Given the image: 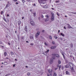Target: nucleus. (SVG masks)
I'll return each mask as SVG.
<instances>
[{"label":"nucleus","instance_id":"53","mask_svg":"<svg viewBox=\"0 0 76 76\" xmlns=\"http://www.w3.org/2000/svg\"><path fill=\"white\" fill-rule=\"evenodd\" d=\"M61 54L63 56L64 55V54L63 53H62Z\"/></svg>","mask_w":76,"mask_h":76},{"label":"nucleus","instance_id":"43","mask_svg":"<svg viewBox=\"0 0 76 76\" xmlns=\"http://www.w3.org/2000/svg\"><path fill=\"white\" fill-rule=\"evenodd\" d=\"M52 43H53V44H55V42H54V41H53V42H52Z\"/></svg>","mask_w":76,"mask_h":76},{"label":"nucleus","instance_id":"41","mask_svg":"<svg viewBox=\"0 0 76 76\" xmlns=\"http://www.w3.org/2000/svg\"><path fill=\"white\" fill-rule=\"evenodd\" d=\"M44 44L45 45H47V43H46V42H45Z\"/></svg>","mask_w":76,"mask_h":76},{"label":"nucleus","instance_id":"57","mask_svg":"<svg viewBox=\"0 0 76 76\" xmlns=\"http://www.w3.org/2000/svg\"><path fill=\"white\" fill-rule=\"evenodd\" d=\"M60 30H59L58 31V34H59V32H60Z\"/></svg>","mask_w":76,"mask_h":76},{"label":"nucleus","instance_id":"7","mask_svg":"<svg viewBox=\"0 0 76 76\" xmlns=\"http://www.w3.org/2000/svg\"><path fill=\"white\" fill-rule=\"evenodd\" d=\"M31 24V25L34 26V25H35V23H34V22L33 21H31L30 23Z\"/></svg>","mask_w":76,"mask_h":76},{"label":"nucleus","instance_id":"49","mask_svg":"<svg viewBox=\"0 0 76 76\" xmlns=\"http://www.w3.org/2000/svg\"><path fill=\"white\" fill-rule=\"evenodd\" d=\"M52 72H53V70L52 69H51V70L50 69V72L51 73Z\"/></svg>","mask_w":76,"mask_h":76},{"label":"nucleus","instance_id":"59","mask_svg":"<svg viewBox=\"0 0 76 76\" xmlns=\"http://www.w3.org/2000/svg\"><path fill=\"white\" fill-rule=\"evenodd\" d=\"M52 62H51V61H50V64H51V63H52Z\"/></svg>","mask_w":76,"mask_h":76},{"label":"nucleus","instance_id":"26","mask_svg":"<svg viewBox=\"0 0 76 76\" xmlns=\"http://www.w3.org/2000/svg\"><path fill=\"white\" fill-rule=\"evenodd\" d=\"M11 54H12V55H14V53L13 52H11Z\"/></svg>","mask_w":76,"mask_h":76},{"label":"nucleus","instance_id":"40","mask_svg":"<svg viewBox=\"0 0 76 76\" xmlns=\"http://www.w3.org/2000/svg\"><path fill=\"white\" fill-rule=\"evenodd\" d=\"M34 16H36V13H35L34 12Z\"/></svg>","mask_w":76,"mask_h":76},{"label":"nucleus","instance_id":"46","mask_svg":"<svg viewBox=\"0 0 76 76\" xmlns=\"http://www.w3.org/2000/svg\"><path fill=\"white\" fill-rule=\"evenodd\" d=\"M31 45H34V44L33 43H31V44H30Z\"/></svg>","mask_w":76,"mask_h":76},{"label":"nucleus","instance_id":"52","mask_svg":"<svg viewBox=\"0 0 76 76\" xmlns=\"http://www.w3.org/2000/svg\"><path fill=\"white\" fill-rule=\"evenodd\" d=\"M61 68V65H60L59 67V69H60Z\"/></svg>","mask_w":76,"mask_h":76},{"label":"nucleus","instance_id":"12","mask_svg":"<svg viewBox=\"0 0 76 76\" xmlns=\"http://www.w3.org/2000/svg\"><path fill=\"white\" fill-rule=\"evenodd\" d=\"M25 30L26 32H27V31H28L27 28V26H25Z\"/></svg>","mask_w":76,"mask_h":76},{"label":"nucleus","instance_id":"24","mask_svg":"<svg viewBox=\"0 0 76 76\" xmlns=\"http://www.w3.org/2000/svg\"><path fill=\"white\" fill-rule=\"evenodd\" d=\"M3 19H4V21H5V22H7V20L5 18H4Z\"/></svg>","mask_w":76,"mask_h":76},{"label":"nucleus","instance_id":"58","mask_svg":"<svg viewBox=\"0 0 76 76\" xmlns=\"http://www.w3.org/2000/svg\"><path fill=\"white\" fill-rule=\"evenodd\" d=\"M41 17H42V18H44V16H43V15H42V16H41Z\"/></svg>","mask_w":76,"mask_h":76},{"label":"nucleus","instance_id":"16","mask_svg":"<svg viewBox=\"0 0 76 76\" xmlns=\"http://www.w3.org/2000/svg\"><path fill=\"white\" fill-rule=\"evenodd\" d=\"M4 65H6L7 64V63L6 62H4Z\"/></svg>","mask_w":76,"mask_h":76},{"label":"nucleus","instance_id":"51","mask_svg":"<svg viewBox=\"0 0 76 76\" xmlns=\"http://www.w3.org/2000/svg\"><path fill=\"white\" fill-rule=\"evenodd\" d=\"M64 29H66V27L65 26H64Z\"/></svg>","mask_w":76,"mask_h":76},{"label":"nucleus","instance_id":"4","mask_svg":"<svg viewBox=\"0 0 76 76\" xmlns=\"http://www.w3.org/2000/svg\"><path fill=\"white\" fill-rule=\"evenodd\" d=\"M10 4L9 3L7 4L4 8V9H6L7 7H8L9 6H10Z\"/></svg>","mask_w":76,"mask_h":76},{"label":"nucleus","instance_id":"30","mask_svg":"<svg viewBox=\"0 0 76 76\" xmlns=\"http://www.w3.org/2000/svg\"><path fill=\"white\" fill-rule=\"evenodd\" d=\"M45 17H46V18H48V15H45Z\"/></svg>","mask_w":76,"mask_h":76},{"label":"nucleus","instance_id":"64","mask_svg":"<svg viewBox=\"0 0 76 76\" xmlns=\"http://www.w3.org/2000/svg\"><path fill=\"white\" fill-rule=\"evenodd\" d=\"M47 76H50L49 75V74H47Z\"/></svg>","mask_w":76,"mask_h":76},{"label":"nucleus","instance_id":"33","mask_svg":"<svg viewBox=\"0 0 76 76\" xmlns=\"http://www.w3.org/2000/svg\"><path fill=\"white\" fill-rule=\"evenodd\" d=\"M52 56H56V54H52Z\"/></svg>","mask_w":76,"mask_h":76},{"label":"nucleus","instance_id":"60","mask_svg":"<svg viewBox=\"0 0 76 76\" xmlns=\"http://www.w3.org/2000/svg\"><path fill=\"white\" fill-rule=\"evenodd\" d=\"M7 16H8V17H9V15L7 14Z\"/></svg>","mask_w":76,"mask_h":76},{"label":"nucleus","instance_id":"62","mask_svg":"<svg viewBox=\"0 0 76 76\" xmlns=\"http://www.w3.org/2000/svg\"><path fill=\"white\" fill-rule=\"evenodd\" d=\"M30 12H32V10H30Z\"/></svg>","mask_w":76,"mask_h":76},{"label":"nucleus","instance_id":"20","mask_svg":"<svg viewBox=\"0 0 76 76\" xmlns=\"http://www.w3.org/2000/svg\"><path fill=\"white\" fill-rule=\"evenodd\" d=\"M18 23L19 25H20V24H21V22L20 21H18Z\"/></svg>","mask_w":76,"mask_h":76},{"label":"nucleus","instance_id":"31","mask_svg":"<svg viewBox=\"0 0 76 76\" xmlns=\"http://www.w3.org/2000/svg\"><path fill=\"white\" fill-rule=\"evenodd\" d=\"M48 20H49V19L48 18H46L45 19V21H48Z\"/></svg>","mask_w":76,"mask_h":76},{"label":"nucleus","instance_id":"1","mask_svg":"<svg viewBox=\"0 0 76 76\" xmlns=\"http://www.w3.org/2000/svg\"><path fill=\"white\" fill-rule=\"evenodd\" d=\"M38 1L41 6H42V5H41L42 4H45V3H46V1H45V0H38Z\"/></svg>","mask_w":76,"mask_h":76},{"label":"nucleus","instance_id":"6","mask_svg":"<svg viewBox=\"0 0 76 76\" xmlns=\"http://www.w3.org/2000/svg\"><path fill=\"white\" fill-rule=\"evenodd\" d=\"M66 73L67 75H70V73L69 72V71H66Z\"/></svg>","mask_w":76,"mask_h":76},{"label":"nucleus","instance_id":"28","mask_svg":"<svg viewBox=\"0 0 76 76\" xmlns=\"http://www.w3.org/2000/svg\"><path fill=\"white\" fill-rule=\"evenodd\" d=\"M27 75H31V73L29 72H28L27 73Z\"/></svg>","mask_w":76,"mask_h":76},{"label":"nucleus","instance_id":"22","mask_svg":"<svg viewBox=\"0 0 76 76\" xmlns=\"http://www.w3.org/2000/svg\"><path fill=\"white\" fill-rule=\"evenodd\" d=\"M61 35L62 37H64V34H63V33H61Z\"/></svg>","mask_w":76,"mask_h":76},{"label":"nucleus","instance_id":"48","mask_svg":"<svg viewBox=\"0 0 76 76\" xmlns=\"http://www.w3.org/2000/svg\"><path fill=\"white\" fill-rule=\"evenodd\" d=\"M13 1H18L17 0H13Z\"/></svg>","mask_w":76,"mask_h":76},{"label":"nucleus","instance_id":"10","mask_svg":"<svg viewBox=\"0 0 76 76\" xmlns=\"http://www.w3.org/2000/svg\"><path fill=\"white\" fill-rule=\"evenodd\" d=\"M54 17H51V20L52 21H54Z\"/></svg>","mask_w":76,"mask_h":76},{"label":"nucleus","instance_id":"25","mask_svg":"<svg viewBox=\"0 0 76 76\" xmlns=\"http://www.w3.org/2000/svg\"><path fill=\"white\" fill-rule=\"evenodd\" d=\"M49 73H51V69H49L48 70Z\"/></svg>","mask_w":76,"mask_h":76},{"label":"nucleus","instance_id":"32","mask_svg":"<svg viewBox=\"0 0 76 76\" xmlns=\"http://www.w3.org/2000/svg\"><path fill=\"white\" fill-rule=\"evenodd\" d=\"M70 13H74V14H75V15H76V12H70Z\"/></svg>","mask_w":76,"mask_h":76},{"label":"nucleus","instance_id":"63","mask_svg":"<svg viewBox=\"0 0 76 76\" xmlns=\"http://www.w3.org/2000/svg\"><path fill=\"white\" fill-rule=\"evenodd\" d=\"M52 76L51 74H50V76Z\"/></svg>","mask_w":76,"mask_h":76},{"label":"nucleus","instance_id":"29","mask_svg":"<svg viewBox=\"0 0 76 76\" xmlns=\"http://www.w3.org/2000/svg\"><path fill=\"white\" fill-rule=\"evenodd\" d=\"M56 14H57V15H58V16H60V14H59L58 12H57L56 13Z\"/></svg>","mask_w":76,"mask_h":76},{"label":"nucleus","instance_id":"54","mask_svg":"<svg viewBox=\"0 0 76 76\" xmlns=\"http://www.w3.org/2000/svg\"><path fill=\"white\" fill-rule=\"evenodd\" d=\"M60 39H61V40H62V39H63V38L61 37V38H60Z\"/></svg>","mask_w":76,"mask_h":76},{"label":"nucleus","instance_id":"14","mask_svg":"<svg viewBox=\"0 0 76 76\" xmlns=\"http://www.w3.org/2000/svg\"><path fill=\"white\" fill-rule=\"evenodd\" d=\"M55 56L56 57H58V58L59 57V55H58V54H55Z\"/></svg>","mask_w":76,"mask_h":76},{"label":"nucleus","instance_id":"36","mask_svg":"<svg viewBox=\"0 0 76 76\" xmlns=\"http://www.w3.org/2000/svg\"><path fill=\"white\" fill-rule=\"evenodd\" d=\"M53 59H55V58H56L55 56L53 57Z\"/></svg>","mask_w":76,"mask_h":76},{"label":"nucleus","instance_id":"37","mask_svg":"<svg viewBox=\"0 0 76 76\" xmlns=\"http://www.w3.org/2000/svg\"><path fill=\"white\" fill-rule=\"evenodd\" d=\"M22 2H23V3H25V0H22Z\"/></svg>","mask_w":76,"mask_h":76},{"label":"nucleus","instance_id":"50","mask_svg":"<svg viewBox=\"0 0 76 76\" xmlns=\"http://www.w3.org/2000/svg\"><path fill=\"white\" fill-rule=\"evenodd\" d=\"M15 66H16V64H14L13 65V67H15Z\"/></svg>","mask_w":76,"mask_h":76},{"label":"nucleus","instance_id":"45","mask_svg":"<svg viewBox=\"0 0 76 76\" xmlns=\"http://www.w3.org/2000/svg\"><path fill=\"white\" fill-rule=\"evenodd\" d=\"M33 5L34 6H36V4H34Z\"/></svg>","mask_w":76,"mask_h":76},{"label":"nucleus","instance_id":"56","mask_svg":"<svg viewBox=\"0 0 76 76\" xmlns=\"http://www.w3.org/2000/svg\"><path fill=\"white\" fill-rule=\"evenodd\" d=\"M57 69H58V68H56L55 69V70H57Z\"/></svg>","mask_w":76,"mask_h":76},{"label":"nucleus","instance_id":"3","mask_svg":"<svg viewBox=\"0 0 76 76\" xmlns=\"http://www.w3.org/2000/svg\"><path fill=\"white\" fill-rule=\"evenodd\" d=\"M39 34H40V32L38 31L37 33H36L35 35V37L36 38H37L38 37V36L39 35Z\"/></svg>","mask_w":76,"mask_h":76},{"label":"nucleus","instance_id":"44","mask_svg":"<svg viewBox=\"0 0 76 76\" xmlns=\"http://www.w3.org/2000/svg\"><path fill=\"white\" fill-rule=\"evenodd\" d=\"M3 11H2L1 12V15H3Z\"/></svg>","mask_w":76,"mask_h":76},{"label":"nucleus","instance_id":"19","mask_svg":"<svg viewBox=\"0 0 76 76\" xmlns=\"http://www.w3.org/2000/svg\"><path fill=\"white\" fill-rule=\"evenodd\" d=\"M58 64H61V61H60V60H58Z\"/></svg>","mask_w":76,"mask_h":76},{"label":"nucleus","instance_id":"8","mask_svg":"<svg viewBox=\"0 0 76 76\" xmlns=\"http://www.w3.org/2000/svg\"><path fill=\"white\" fill-rule=\"evenodd\" d=\"M68 26V28H72V27L70 26V24H66Z\"/></svg>","mask_w":76,"mask_h":76},{"label":"nucleus","instance_id":"34","mask_svg":"<svg viewBox=\"0 0 76 76\" xmlns=\"http://www.w3.org/2000/svg\"><path fill=\"white\" fill-rule=\"evenodd\" d=\"M46 5H45V6H44V7H43V8H47V7L46 6Z\"/></svg>","mask_w":76,"mask_h":76},{"label":"nucleus","instance_id":"9","mask_svg":"<svg viewBox=\"0 0 76 76\" xmlns=\"http://www.w3.org/2000/svg\"><path fill=\"white\" fill-rule=\"evenodd\" d=\"M56 48V46H52L50 48H51V49H55Z\"/></svg>","mask_w":76,"mask_h":76},{"label":"nucleus","instance_id":"42","mask_svg":"<svg viewBox=\"0 0 76 76\" xmlns=\"http://www.w3.org/2000/svg\"><path fill=\"white\" fill-rule=\"evenodd\" d=\"M9 75H10L9 74H7L5 75V76H9Z\"/></svg>","mask_w":76,"mask_h":76},{"label":"nucleus","instance_id":"13","mask_svg":"<svg viewBox=\"0 0 76 76\" xmlns=\"http://www.w3.org/2000/svg\"><path fill=\"white\" fill-rule=\"evenodd\" d=\"M69 65L67 64L65 66V67L66 68H69Z\"/></svg>","mask_w":76,"mask_h":76},{"label":"nucleus","instance_id":"15","mask_svg":"<svg viewBox=\"0 0 76 76\" xmlns=\"http://www.w3.org/2000/svg\"><path fill=\"white\" fill-rule=\"evenodd\" d=\"M70 46L71 48H73V45L72 43H71L70 44Z\"/></svg>","mask_w":76,"mask_h":76},{"label":"nucleus","instance_id":"35","mask_svg":"<svg viewBox=\"0 0 76 76\" xmlns=\"http://www.w3.org/2000/svg\"><path fill=\"white\" fill-rule=\"evenodd\" d=\"M21 38L22 39H24V37H23V36L21 37Z\"/></svg>","mask_w":76,"mask_h":76},{"label":"nucleus","instance_id":"61","mask_svg":"<svg viewBox=\"0 0 76 76\" xmlns=\"http://www.w3.org/2000/svg\"><path fill=\"white\" fill-rule=\"evenodd\" d=\"M15 33H17V31H15Z\"/></svg>","mask_w":76,"mask_h":76},{"label":"nucleus","instance_id":"55","mask_svg":"<svg viewBox=\"0 0 76 76\" xmlns=\"http://www.w3.org/2000/svg\"><path fill=\"white\" fill-rule=\"evenodd\" d=\"M63 57H64V59H65V56H64V55L63 56Z\"/></svg>","mask_w":76,"mask_h":76},{"label":"nucleus","instance_id":"17","mask_svg":"<svg viewBox=\"0 0 76 76\" xmlns=\"http://www.w3.org/2000/svg\"><path fill=\"white\" fill-rule=\"evenodd\" d=\"M74 67V66H72L70 67L71 70H74V68H73Z\"/></svg>","mask_w":76,"mask_h":76},{"label":"nucleus","instance_id":"11","mask_svg":"<svg viewBox=\"0 0 76 76\" xmlns=\"http://www.w3.org/2000/svg\"><path fill=\"white\" fill-rule=\"evenodd\" d=\"M57 74H56V72H53V76H57Z\"/></svg>","mask_w":76,"mask_h":76},{"label":"nucleus","instance_id":"5","mask_svg":"<svg viewBox=\"0 0 76 76\" xmlns=\"http://www.w3.org/2000/svg\"><path fill=\"white\" fill-rule=\"evenodd\" d=\"M69 64L70 67H74V66H73V64H72V63L71 62H69Z\"/></svg>","mask_w":76,"mask_h":76},{"label":"nucleus","instance_id":"38","mask_svg":"<svg viewBox=\"0 0 76 76\" xmlns=\"http://www.w3.org/2000/svg\"><path fill=\"white\" fill-rule=\"evenodd\" d=\"M19 3H18V2H16L15 3V4H16V5H18V4Z\"/></svg>","mask_w":76,"mask_h":76},{"label":"nucleus","instance_id":"27","mask_svg":"<svg viewBox=\"0 0 76 76\" xmlns=\"http://www.w3.org/2000/svg\"><path fill=\"white\" fill-rule=\"evenodd\" d=\"M54 38H55V39H57V36H54Z\"/></svg>","mask_w":76,"mask_h":76},{"label":"nucleus","instance_id":"18","mask_svg":"<svg viewBox=\"0 0 76 76\" xmlns=\"http://www.w3.org/2000/svg\"><path fill=\"white\" fill-rule=\"evenodd\" d=\"M30 38L31 39H34V36H30Z\"/></svg>","mask_w":76,"mask_h":76},{"label":"nucleus","instance_id":"21","mask_svg":"<svg viewBox=\"0 0 76 76\" xmlns=\"http://www.w3.org/2000/svg\"><path fill=\"white\" fill-rule=\"evenodd\" d=\"M52 15L51 17H54V13H51Z\"/></svg>","mask_w":76,"mask_h":76},{"label":"nucleus","instance_id":"39","mask_svg":"<svg viewBox=\"0 0 76 76\" xmlns=\"http://www.w3.org/2000/svg\"><path fill=\"white\" fill-rule=\"evenodd\" d=\"M49 38H50V39H52V37H51V36H50Z\"/></svg>","mask_w":76,"mask_h":76},{"label":"nucleus","instance_id":"47","mask_svg":"<svg viewBox=\"0 0 76 76\" xmlns=\"http://www.w3.org/2000/svg\"><path fill=\"white\" fill-rule=\"evenodd\" d=\"M50 61H51L52 62H53V59H51Z\"/></svg>","mask_w":76,"mask_h":76},{"label":"nucleus","instance_id":"2","mask_svg":"<svg viewBox=\"0 0 76 76\" xmlns=\"http://www.w3.org/2000/svg\"><path fill=\"white\" fill-rule=\"evenodd\" d=\"M4 56H3V55L2 57L3 59H5V57H6L7 55V52H4Z\"/></svg>","mask_w":76,"mask_h":76},{"label":"nucleus","instance_id":"23","mask_svg":"<svg viewBox=\"0 0 76 76\" xmlns=\"http://www.w3.org/2000/svg\"><path fill=\"white\" fill-rule=\"evenodd\" d=\"M60 1L58 0V1H55V3H59V2H60Z\"/></svg>","mask_w":76,"mask_h":76}]
</instances>
